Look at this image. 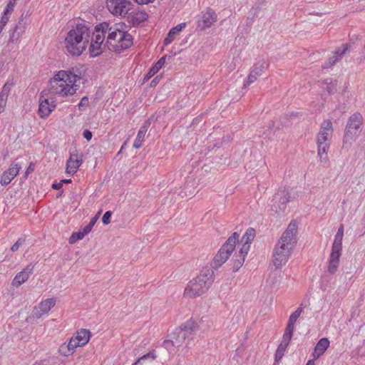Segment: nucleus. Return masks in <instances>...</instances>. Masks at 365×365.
<instances>
[{"mask_svg":"<svg viewBox=\"0 0 365 365\" xmlns=\"http://www.w3.org/2000/svg\"><path fill=\"white\" fill-rule=\"evenodd\" d=\"M297 222L292 220L275 245L273 252V263L276 267L285 264L297 244Z\"/></svg>","mask_w":365,"mask_h":365,"instance_id":"1","label":"nucleus"},{"mask_svg":"<svg viewBox=\"0 0 365 365\" xmlns=\"http://www.w3.org/2000/svg\"><path fill=\"white\" fill-rule=\"evenodd\" d=\"M91 34V26L85 21L71 29L65 38L66 48L73 56H80L87 48Z\"/></svg>","mask_w":365,"mask_h":365,"instance_id":"2","label":"nucleus"},{"mask_svg":"<svg viewBox=\"0 0 365 365\" xmlns=\"http://www.w3.org/2000/svg\"><path fill=\"white\" fill-rule=\"evenodd\" d=\"M199 330V325L194 320L189 319L176 328L172 334L171 339L165 341L164 345L167 349L170 345L180 349L185 347L190 349L194 344V336Z\"/></svg>","mask_w":365,"mask_h":365,"instance_id":"3","label":"nucleus"},{"mask_svg":"<svg viewBox=\"0 0 365 365\" xmlns=\"http://www.w3.org/2000/svg\"><path fill=\"white\" fill-rule=\"evenodd\" d=\"M127 28L123 23L109 24L106 43L110 51L120 52L131 46L133 38Z\"/></svg>","mask_w":365,"mask_h":365,"instance_id":"4","label":"nucleus"},{"mask_svg":"<svg viewBox=\"0 0 365 365\" xmlns=\"http://www.w3.org/2000/svg\"><path fill=\"white\" fill-rule=\"evenodd\" d=\"M78 76L71 71H60L50 81V88L48 91L61 96L73 95L77 90L76 82Z\"/></svg>","mask_w":365,"mask_h":365,"instance_id":"5","label":"nucleus"},{"mask_svg":"<svg viewBox=\"0 0 365 365\" xmlns=\"http://www.w3.org/2000/svg\"><path fill=\"white\" fill-rule=\"evenodd\" d=\"M214 282V272L210 268H203L200 274L190 280L184 291V296L195 298L205 293Z\"/></svg>","mask_w":365,"mask_h":365,"instance_id":"6","label":"nucleus"},{"mask_svg":"<svg viewBox=\"0 0 365 365\" xmlns=\"http://www.w3.org/2000/svg\"><path fill=\"white\" fill-rule=\"evenodd\" d=\"M238 238L239 235L237 232H234L232 235L227 240L214 257L211 264L212 268L217 269L220 267L227 260L235 248Z\"/></svg>","mask_w":365,"mask_h":365,"instance_id":"7","label":"nucleus"},{"mask_svg":"<svg viewBox=\"0 0 365 365\" xmlns=\"http://www.w3.org/2000/svg\"><path fill=\"white\" fill-rule=\"evenodd\" d=\"M363 120L362 115L358 112L354 113L349 118L344 136V142L345 143H350L359 136Z\"/></svg>","mask_w":365,"mask_h":365,"instance_id":"8","label":"nucleus"},{"mask_svg":"<svg viewBox=\"0 0 365 365\" xmlns=\"http://www.w3.org/2000/svg\"><path fill=\"white\" fill-rule=\"evenodd\" d=\"M343 236L336 233L334 237L328 265V272L331 274L335 273L339 266V258L341 255Z\"/></svg>","mask_w":365,"mask_h":365,"instance_id":"9","label":"nucleus"},{"mask_svg":"<svg viewBox=\"0 0 365 365\" xmlns=\"http://www.w3.org/2000/svg\"><path fill=\"white\" fill-rule=\"evenodd\" d=\"M109 23L103 22L95 26L94 31H91L92 38L89 46V51L93 53V48L101 47V44L105 40L106 34H108Z\"/></svg>","mask_w":365,"mask_h":365,"instance_id":"10","label":"nucleus"},{"mask_svg":"<svg viewBox=\"0 0 365 365\" xmlns=\"http://www.w3.org/2000/svg\"><path fill=\"white\" fill-rule=\"evenodd\" d=\"M50 101L49 93L46 91H43L38 99V114L41 118H46L56 108V104L52 98Z\"/></svg>","mask_w":365,"mask_h":365,"instance_id":"11","label":"nucleus"},{"mask_svg":"<svg viewBox=\"0 0 365 365\" xmlns=\"http://www.w3.org/2000/svg\"><path fill=\"white\" fill-rule=\"evenodd\" d=\"M132 6V3L128 0H107L108 10L115 16H125Z\"/></svg>","mask_w":365,"mask_h":365,"instance_id":"12","label":"nucleus"},{"mask_svg":"<svg viewBox=\"0 0 365 365\" xmlns=\"http://www.w3.org/2000/svg\"><path fill=\"white\" fill-rule=\"evenodd\" d=\"M290 195L285 189L279 190L275 195L273 200V209L274 208L275 212H284L287 207V202L290 200Z\"/></svg>","mask_w":365,"mask_h":365,"instance_id":"13","label":"nucleus"},{"mask_svg":"<svg viewBox=\"0 0 365 365\" xmlns=\"http://www.w3.org/2000/svg\"><path fill=\"white\" fill-rule=\"evenodd\" d=\"M330 140L326 136H322L319 134L317 135V153L321 162L326 163L328 160L327 154L329 149Z\"/></svg>","mask_w":365,"mask_h":365,"instance_id":"14","label":"nucleus"},{"mask_svg":"<svg viewBox=\"0 0 365 365\" xmlns=\"http://www.w3.org/2000/svg\"><path fill=\"white\" fill-rule=\"evenodd\" d=\"M216 21L217 14L212 9L208 8L202 13L201 19L197 22V26L201 30H205L210 28Z\"/></svg>","mask_w":365,"mask_h":365,"instance_id":"15","label":"nucleus"},{"mask_svg":"<svg viewBox=\"0 0 365 365\" xmlns=\"http://www.w3.org/2000/svg\"><path fill=\"white\" fill-rule=\"evenodd\" d=\"M267 67V63L265 61L262 60L258 61L253 66L250 73L247 77V81L245 83V86L250 85V83L255 82L257 77L260 76L264 71V70Z\"/></svg>","mask_w":365,"mask_h":365,"instance_id":"16","label":"nucleus"},{"mask_svg":"<svg viewBox=\"0 0 365 365\" xmlns=\"http://www.w3.org/2000/svg\"><path fill=\"white\" fill-rule=\"evenodd\" d=\"M83 163L82 157L77 153H71L66 163V171L68 174L73 175Z\"/></svg>","mask_w":365,"mask_h":365,"instance_id":"17","label":"nucleus"},{"mask_svg":"<svg viewBox=\"0 0 365 365\" xmlns=\"http://www.w3.org/2000/svg\"><path fill=\"white\" fill-rule=\"evenodd\" d=\"M21 166L15 163H12L9 168L5 171L1 178L0 183L5 186L9 185L11 180L19 174Z\"/></svg>","mask_w":365,"mask_h":365,"instance_id":"18","label":"nucleus"},{"mask_svg":"<svg viewBox=\"0 0 365 365\" xmlns=\"http://www.w3.org/2000/svg\"><path fill=\"white\" fill-rule=\"evenodd\" d=\"M349 49V45L348 43L344 44L342 48H339L334 53L332 57H330L328 61L322 66L323 69H327L333 66L336 62H338L344 54Z\"/></svg>","mask_w":365,"mask_h":365,"instance_id":"19","label":"nucleus"},{"mask_svg":"<svg viewBox=\"0 0 365 365\" xmlns=\"http://www.w3.org/2000/svg\"><path fill=\"white\" fill-rule=\"evenodd\" d=\"M34 268V264L30 263L28 264L21 272L16 274L12 281V285L16 287L21 286L29 279V275L33 272Z\"/></svg>","mask_w":365,"mask_h":365,"instance_id":"20","label":"nucleus"},{"mask_svg":"<svg viewBox=\"0 0 365 365\" xmlns=\"http://www.w3.org/2000/svg\"><path fill=\"white\" fill-rule=\"evenodd\" d=\"M128 23L133 26H137L146 21L148 18V14L144 11H133L127 14Z\"/></svg>","mask_w":365,"mask_h":365,"instance_id":"21","label":"nucleus"},{"mask_svg":"<svg viewBox=\"0 0 365 365\" xmlns=\"http://www.w3.org/2000/svg\"><path fill=\"white\" fill-rule=\"evenodd\" d=\"M255 237V230L252 227H249L244 235L242 237L241 242H242V252L248 254V252L250 249V244L253 241Z\"/></svg>","mask_w":365,"mask_h":365,"instance_id":"22","label":"nucleus"},{"mask_svg":"<svg viewBox=\"0 0 365 365\" xmlns=\"http://www.w3.org/2000/svg\"><path fill=\"white\" fill-rule=\"evenodd\" d=\"M329 341L327 338H322L316 344L314 352L312 353L314 359L319 358L328 349Z\"/></svg>","mask_w":365,"mask_h":365,"instance_id":"23","label":"nucleus"},{"mask_svg":"<svg viewBox=\"0 0 365 365\" xmlns=\"http://www.w3.org/2000/svg\"><path fill=\"white\" fill-rule=\"evenodd\" d=\"M150 121L146 120L140 127V130L138 132L137 137L133 143V147L135 148H140L142 146V143L144 140L145 133L150 126Z\"/></svg>","mask_w":365,"mask_h":365,"instance_id":"24","label":"nucleus"},{"mask_svg":"<svg viewBox=\"0 0 365 365\" xmlns=\"http://www.w3.org/2000/svg\"><path fill=\"white\" fill-rule=\"evenodd\" d=\"M186 26L185 23H181L180 24H178L176 26L172 28L169 33L168 34L167 36L164 39V45L167 46L170 44L175 38V36Z\"/></svg>","mask_w":365,"mask_h":365,"instance_id":"25","label":"nucleus"},{"mask_svg":"<svg viewBox=\"0 0 365 365\" xmlns=\"http://www.w3.org/2000/svg\"><path fill=\"white\" fill-rule=\"evenodd\" d=\"M332 132L333 127L331 121L330 120H325L322 123L318 134L322 136H326V138L331 140Z\"/></svg>","mask_w":365,"mask_h":365,"instance_id":"26","label":"nucleus"},{"mask_svg":"<svg viewBox=\"0 0 365 365\" xmlns=\"http://www.w3.org/2000/svg\"><path fill=\"white\" fill-rule=\"evenodd\" d=\"M166 56L161 57L155 64L149 69L145 75L144 80H148L152 78L163 66L165 63Z\"/></svg>","mask_w":365,"mask_h":365,"instance_id":"27","label":"nucleus"},{"mask_svg":"<svg viewBox=\"0 0 365 365\" xmlns=\"http://www.w3.org/2000/svg\"><path fill=\"white\" fill-rule=\"evenodd\" d=\"M25 24L23 19H21L14 29L13 33L10 36L9 41L15 42L20 37L21 34L24 32Z\"/></svg>","mask_w":365,"mask_h":365,"instance_id":"28","label":"nucleus"},{"mask_svg":"<svg viewBox=\"0 0 365 365\" xmlns=\"http://www.w3.org/2000/svg\"><path fill=\"white\" fill-rule=\"evenodd\" d=\"M91 337V333L87 329H81L77 332L76 335L73 337V339L76 340L78 343H80L81 346L86 344Z\"/></svg>","mask_w":365,"mask_h":365,"instance_id":"29","label":"nucleus"},{"mask_svg":"<svg viewBox=\"0 0 365 365\" xmlns=\"http://www.w3.org/2000/svg\"><path fill=\"white\" fill-rule=\"evenodd\" d=\"M247 254L242 252V248H240L238 255L235 254L232 257L233 261V271L236 272L240 269L242 266L245 257Z\"/></svg>","mask_w":365,"mask_h":365,"instance_id":"30","label":"nucleus"},{"mask_svg":"<svg viewBox=\"0 0 365 365\" xmlns=\"http://www.w3.org/2000/svg\"><path fill=\"white\" fill-rule=\"evenodd\" d=\"M289 342L290 341H288L283 339H282V341L279 344V345L278 346L277 349L275 352V357H274L275 362H279L282 359Z\"/></svg>","mask_w":365,"mask_h":365,"instance_id":"31","label":"nucleus"},{"mask_svg":"<svg viewBox=\"0 0 365 365\" xmlns=\"http://www.w3.org/2000/svg\"><path fill=\"white\" fill-rule=\"evenodd\" d=\"M56 300L53 298H49L39 303L38 307L40 312L47 314L52 307L55 306Z\"/></svg>","mask_w":365,"mask_h":365,"instance_id":"32","label":"nucleus"},{"mask_svg":"<svg viewBox=\"0 0 365 365\" xmlns=\"http://www.w3.org/2000/svg\"><path fill=\"white\" fill-rule=\"evenodd\" d=\"M294 329V323L290 322L288 321L287 327L285 329L284 333L283 334L282 339L290 341L293 335V331Z\"/></svg>","mask_w":365,"mask_h":365,"instance_id":"33","label":"nucleus"},{"mask_svg":"<svg viewBox=\"0 0 365 365\" xmlns=\"http://www.w3.org/2000/svg\"><path fill=\"white\" fill-rule=\"evenodd\" d=\"M12 86V82L10 83L9 81H6L0 92V98L7 99Z\"/></svg>","mask_w":365,"mask_h":365,"instance_id":"34","label":"nucleus"},{"mask_svg":"<svg viewBox=\"0 0 365 365\" xmlns=\"http://www.w3.org/2000/svg\"><path fill=\"white\" fill-rule=\"evenodd\" d=\"M85 235L82 232L81 230H79L78 232H73L71 237H69V243L74 244L78 240H82Z\"/></svg>","mask_w":365,"mask_h":365,"instance_id":"35","label":"nucleus"},{"mask_svg":"<svg viewBox=\"0 0 365 365\" xmlns=\"http://www.w3.org/2000/svg\"><path fill=\"white\" fill-rule=\"evenodd\" d=\"M155 358L156 355L155 354V351H152L139 358L133 365H138L139 364H142L143 361H145V359H150L151 360H153Z\"/></svg>","mask_w":365,"mask_h":365,"instance_id":"36","label":"nucleus"},{"mask_svg":"<svg viewBox=\"0 0 365 365\" xmlns=\"http://www.w3.org/2000/svg\"><path fill=\"white\" fill-rule=\"evenodd\" d=\"M302 307H299L297 309V310H295L289 317V322H292V323H296L297 319L299 317V316L301 315L302 312Z\"/></svg>","mask_w":365,"mask_h":365,"instance_id":"37","label":"nucleus"},{"mask_svg":"<svg viewBox=\"0 0 365 365\" xmlns=\"http://www.w3.org/2000/svg\"><path fill=\"white\" fill-rule=\"evenodd\" d=\"M44 314H46L43 313L42 312H40V309L37 306L35 307L34 309L33 310L31 318H33L34 319H40Z\"/></svg>","mask_w":365,"mask_h":365,"instance_id":"38","label":"nucleus"},{"mask_svg":"<svg viewBox=\"0 0 365 365\" xmlns=\"http://www.w3.org/2000/svg\"><path fill=\"white\" fill-rule=\"evenodd\" d=\"M67 345L68 346V349H70L72 351V353L75 351L76 347L81 346L80 343H78V341L73 339V337L70 339Z\"/></svg>","mask_w":365,"mask_h":365,"instance_id":"39","label":"nucleus"},{"mask_svg":"<svg viewBox=\"0 0 365 365\" xmlns=\"http://www.w3.org/2000/svg\"><path fill=\"white\" fill-rule=\"evenodd\" d=\"M59 352L61 355H63L65 356H68L73 354L72 351L70 349H68V345L66 344H63L60 346Z\"/></svg>","mask_w":365,"mask_h":365,"instance_id":"40","label":"nucleus"},{"mask_svg":"<svg viewBox=\"0 0 365 365\" xmlns=\"http://www.w3.org/2000/svg\"><path fill=\"white\" fill-rule=\"evenodd\" d=\"M16 0H9V3L7 4L4 9V14H8L9 13H11L14 11V7L16 4Z\"/></svg>","mask_w":365,"mask_h":365,"instance_id":"41","label":"nucleus"},{"mask_svg":"<svg viewBox=\"0 0 365 365\" xmlns=\"http://www.w3.org/2000/svg\"><path fill=\"white\" fill-rule=\"evenodd\" d=\"M89 103L88 98L87 96H84L81 98L80 103H78V106L79 110H83L84 108L88 106Z\"/></svg>","mask_w":365,"mask_h":365,"instance_id":"42","label":"nucleus"},{"mask_svg":"<svg viewBox=\"0 0 365 365\" xmlns=\"http://www.w3.org/2000/svg\"><path fill=\"white\" fill-rule=\"evenodd\" d=\"M112 212L108 210V211H106L103 217H102V222L104 224V225H108L110 222V217L112 215Z\"/></svg>","mask_w":365,"mask_h":365,"instance_id":"43","label":"nucleus"},{"mask_svg":"<svg viewBox=\"0 0 365 365\" xmlns=\"http://www.w3.org/2000/svg\"><path fill=\"white\" fill-rule=\"evenodd\" d=\"M25 242V239L24 238H19L11 247V250L13 251V252H15L16 250H18V249L19 248V247H21Z\"/></svg>","mask_w":365,"mask_h":365,"instance_id":"44","label":"nucleus"},{"mask_svg":"<svg viewBox=\"0 0 365 365\" xmlns=\"http://www.w3.org/2000/svg\"><path fill=\"white\" fill-rule=\"evenodd\" d=\"M9 21V17L7 16V14H4L2 16L1 19L0 21V34L3 31L4 26L7 24Z\"/></svg>","mask_w":365,"mask_h":365,"instance_id":"45","label":"nucleus"},{"mask_svg":"<svg viewBox=\"0 0 365 365\" xmlns=\"http://www.w3.org/2000/svg\"><path fill=\"white\" fill-rule=\"evenodd\" d=\"M93 225H91L90 223L85 226L83 229H81L82 232L86 236L92 230Z\"/></svg>","mask_w":365,"mask_h":365,"instance_id":"46","label":"nucleus"},{"mask_svg":"<svg viewBox=\"0 0 365 365\" xmlns=\"http://www.w3.org/2000/svg\"><path fill=\"white\" fill-rule=\"evenodd\" d=\"M83 136L88 140H91L92 138V133L89 130H85L83 133Z\"/></svg>","mask_w":365,"mask_h":365,"instance_id":"47","label":"nucleus"},{"mask_svg":"<svg viewBox=\"0 0 365 365\" xmlns=\"http://www.w3.org/2000/svg\"><path fill=\"white\" fill-rule=\"evenodd\" d=\"M7 99L0 98V113L4 110V108L6 104Z\"/></svg>","mask_w":365,"mask_h":365,"instance_id":"48","label":"nucleus"},{"mask_svg":"<svg viewBox=\"0 0 365 365\" xmlns=\"http://www.w3.org/2000/svg\"><path fill=\"white\" fill-rule=\"evenodd\" d=\"M161 78V76H156L155 78H154L151 82H150V86L151 87H155L156 86V85L159 83L160 81V79Z\"/></svg>","mask_w":365,"mask_h":365,"instance_id":"49","label":"nucleus"},{"mask_svg":"<svg viewBox=\"0 0 365 365\" xmlns=\"http://www.w3.org/2000/svg\"><path fill=\"white\" fill-rule=\"evenodd\" d=\"M101 211H99L93 217H92V219L90 221V224L93 226H94V225L96 224V221L98 220L100 215H101Z\"/></svg>","mask_w":365,"mask_h":365,"instance_id":"50","label":"nucleus"},{"mask_svg":"<svg viewBox=\"0 0 365 365\" xmlns=\"http://www.w3.org/2000/svg\"><path fill=\"white\" fill-rule=\"evenodd\" d=\"M63 187L61 181L52 184V188L54 190H60Z\"/></svg>","mask_w":365,"mask_h":365,"instance_id":"51","label":"nucleus"},{"mask_svg":"<svg viewBox=\"0 0 365 365\" xmlns=\"http://www.w3.org/2000/svg\"><path fill=\"white\" fill-rule=\"evenodd\" d=\"M327 91L329 93H333L336 91V88H334V85H332L331 83H330L327 87Z\"/></svg>","mask_w":365,"mask_h":365,"instance_id":"52","label":"nucleus"},{"mask_svg":"<svg viewBox=\"0 0 365 365\" xmlns=\"http://www.w3.org/2000/svg\"><path fill=\"white\" fill-rule=\"evenodd\" d=\"M91 54L93 56H98V54L101 53V47L100 48H98L97 46H95L93 48V52H90Z\"/></svg>","mask_w":365,"mask_h":365,"instance_id":"53","label":"nucleus"},{"mask_svg":"<svg viewBox=\"0 0 365 365\" xmlns=\"http://www.w3.org/2000/svg\"><path fill=\"white\" fill-rule=\"evenodd\" d=\"M337 234L344 235V225H341L337 230Z\"/></svg>","mask_w":365,"mask_h":365,"instance_id":"54","label":"nucleus"},{"mask_svg":"<svg viewBox=\"0 0 365 365\" xmlns=\"http://www.w3.org/2000/svg\"><path fill=\"white\" fill-rule=\"evenodd\" d=\"M34 171V167H33V165L32 163H31L29 166V168H27V170L26 172V175H28L29 173Z\"/></svg>","mask_w":365,"mask_h":365,"instance_id":"55","label":"nucleus"},{"mask_svg":"<svg viewBox=\"0 0 365 365\" xmlns=\"http://www.w3.org/2000/svg\"><path fill=\"white\" fill-rule=\"evenodd\" d=\"M314 360V358L313 359L309 360L306 365H315Z\"/></svg>","mask_w":365,"mask_h":365,"instance_id":"56","label":"nucleus"},{"mask_svg":"<svg viewBox=\"0 0 365 365\" xmlns=\"http://www.w3.org/2000/svg\"><path fill=\"white\" fill-rule=\"evenodd\" d=\"M61 181L63 185V183L67 184V183L71 182V179H64V180H62Z\"/></svg>","mask_w":365,"mask_h":365,"instance_id":"57","label":"nucleus"},{"mask_svg":"<svg viewBox=\"0 0 365 365\" xmlns=\"http://www.w3.org/2000/svg\"><path fill=\"white\" fill-rule=\"evenodd\" d=\"M125 145V143H124V145H122L120 150H122L123 148H125V146H124Z\"/></svg>","mask_w":365,"mask_h":365,"instance_id":"58","label":"nucleus"}]
</instances>
